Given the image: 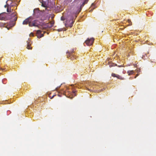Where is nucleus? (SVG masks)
Wrapping results in <instances>:
<instances>
[{
	"label": "nucleus",
	"mask_w": 156,
	"mask_h": 156,
	"mask_svg": "<svg viewBox=\"0 0 156 156\" xmlns=\"http://www.w3.org/2000/svg\"><path fill=\"white\" fill-rule=\"evenodd\" d=\"M27 48L28 49H31L32 47H31V45L32 43L31 41L29 40L28 41H27Z\"/></svg>",
	"instance_id": "nucleus-10"
},
{
	"label": "nucleus",
	"mask_w": 156,
	"mask_h": 156,
	"mask_svg": "<svg viewBox=\"0 0 156 156\" xmlns=\"http://www.w3.org/2000/svg\"><path fill=\"white\" fill-rule=\"evenodd\" d=\"M41 5L43 7H46V5H45V4H44L43 3H42V5Z\"/></svg>",
	"instance_id": "nucleus-22"
},
{
	"label": "nucleus",
	"mask_w": 156,
	"mask_h": 156,
	"mask_svg": "<svg viewBox=\"0 0 156 156\" xmlns=\"http://www.w3.org/2000/svg\"><path fill=\"white\" fill-rule=\"evenodd\" d=\"M5 23H0V26L2 27H4L5 26Z\"/></svg>",
	"instance_id": "nucleus-15"
},
{
	"label": "nucleus",
	"mask_w": 156,
	"mask_h": 156,
	"mask_svg": "<svg viewBox=\"0 0 156 156\" xmlns=\"http://www.w3.org/2000/svg\"><path fill=\"white\" fill-rule=\"evenodd\" d=\"M83 2L82 4L81 5L80 8L78 7L77 10L74 12L75 15L76 14H78L80 12L82 9V7L85 4H87L88 1V0H83Z\"/></svg>",
	"instance_id": "nucleus-3"
},
{
	"label": "nucleus",
	"mask_w": 156,
	"mask_h": 156,
	"mask_svg": "<svg viewBox=\"0 0 156 156\" xmlns=\"http://www.w3.org/2000/svg\"><path fill=\"white\" fill-rule=\"evenodd\" d=\"M10 15L6 14V13H2L0 14V20H6L8 19L11 18Z\"/></svg>",
	"instance_id": "nucleus-2"
},
{
	"label": "nucleus",
	"mask_w": 156,
	"mask_h": 156,
	"mask_svg": "<svg viewBox=\"0 0 156 156\" xmlns=\"http://www.w3.org/2000/svg\"><path fill=\"white\" fill-rule=\"evenodd\" d=\"M7 11L8 12H11V9H9V7H7Z\"/></svg>",
	"instance_id": "nucleus-17"
},
{
	"label": "nucleus",
	"mask_w": 156,
	"mask_h": 156,
	"mask_svg": "<svg viewBox=\"0 0 156 156\" xmlns=\"http://www.w3.org/2000/svg\"><path fill=\"white\" fill-rule=\"evenodd\" d=\"M44 32H43V33L41 34V30H37L36 33L37 38H40L43 37L44 36Z\"/></svg>",
	"instance_id": "nucleus-8"
},
{
	"label": "nucleus",
	"mask_w": 156,
	"mask_h": 156,
	"mask_svg": "<svg viewBox=\"0 0 156 156\" xmlns=\"http://www.w3.org/2000/svg\"><path fill=\"white\" fill-rule=\"evenodd\" d=\"M96 8L95 5L94 3H92L90 8V11H92L93 9H94Z\"/></svg>",
	"instance_id": "nucleus-12"
},
{
	"label": "nucleus",
	"mask_w": 156,
	"mask_h": 156,
	"mask_svg": "<svg viewBox=\"0 0 156 156\" xmlns=\"http://www.w3.org/2000/svg\"><path fill=\"white\" fill-rule=\"evenodd\" d=\"M74 49H73L70 52H68V55H67V57L69 58L71 60L74 59L76 58V56H75L74 55H73V52H74Z\"/></svg>",
	"instance_id": "nucleus-4"
},
{
	"label": "nucleus",
	"mask_w": 156,
	"mask_h": 156,
	"mask_svg": "<svg viewBox=\"0 0 156 156\" xmlns=\"http://www.w3.org/2000/svg\"><path fill=\"white\" fill-rule=\"evenodd\" d=\"M0 27H1L0 26Z\"/></svg>",
	"instance_id": "nucleus-33"
},
{
	"label": "nucleus",
	"mask_w": 156,
	"mask_h": 156,
	"mask_svg": "<svg viewBox=\"0 0 156 156\" xmlns=\"http://www.w3.org/2000/svg\"><path fill=\"white\" fill-rule=\"evenodd\" d=\"M112 76L113 77H116L118 79L120 80H124L125 79V78L122 76L114 73H112Z\"/></svg>",
	"instance_id": "nucleus-7"
},
{
	"label": "nucleus",
	"mask_w": 156,
	"mask_h": 156,
	"mask_svg": "<svg viewBox=\"0 0 156 156\" xmlns=\"http://www.w3.org/2000/svg\"><path fill=\"white\" fill-rule=\"evenodd\" d=\"M30 36H34V34L33 33H31L30 34Z\"/></svg>",
	"instance_id": "nucleus-23"
},
{
	"label": "nucleus",
	"mask_w": 156,
	"mask_h": 156,
	"mask_svg": "<svg viewBox=\"0 0 156 156\" xmlns=\"http://www.w3.org/2000/svg\"><path fill=\"white\" fill-rule=\"evenodd\" d=\"M138 76V74H137L136 75V76H135V78H136V76Z\"/></svg>",
	"instance_id": "nucleus-27"
},
{
	"label": "nucleus",
	"mask_w": 156,
	"mask_h": 156,
	"mask_svg": "<svg viewBox=\"0 0 156 156\" xmlns=\"http://www.w3.org/2000/svg\"><path fill=\"white\" fill-rule=\"evenodd\" d=\"M61 19L62 20H64L66 19L63 17H62Z\"/></svg>",
	"instance_id": "nucleus-21"
},
{
	"label": "nucleus",
	"mask_w": 156,
	"mask_h": 156,
	"mask_svg": "<svg viewBox=\"0 0 156 156\" xmlns=\"http://www.w3.org/2000/svg\"><path fill=\"white\" fill-rule=\"evenodd\" d=\"M94 41V39L93 38L90 39L87 38L85 41V43L88 46H90L92 44Z\"/></svg>",
	"instance_id": "nucleus-5"
},
{
	"label": "nucleus",
	"mask_w": 156,
	"mask_h": 156,
	"mask_svg": "<svg viewBox=\"0 0 156 156\" xmlns=\"http://www.w3.org/2000/svg\"><path fill=\"white\" fill-rule=\"evenodd\" d=\"M64 94L65 93L66 94V91L65 92H64Z\"/></svg>",
	"instance_id": "nucleus-30"
},
{
	"label": "nucleus",
	"mask_w": 156,
	"mask_h": 156,
	"mask_svg": "<svg viewBox=\"0 0 156 156\" xmlns=\"http://www.w3.org/2000/svg\"><path fill=\"white\" fill-rule=\"evenodd\" d=\"M122 66H118L119 67H121Z\"/></svg>",
	"instance_id": "nucleus-28"
},
{
	"label": "nucleus",
	"mask_w": 156,
	"mask_h": 156,
	"mask_svg": "<svg viewBox=\"0 0 156 156\" xmlns=\"http://www.w3.org/2000/svg\"><path fill=\"white\" fill-rule=\"evenodd\" d=\"M53 97H54V96H53L52 97V98H53Z\"/></svg>",
	"instance_id": "nucleus-32"
},
{
	"label": "nucleus",
	"mask_w": 156,
	"mask_h": 156,
	"mask_svg": "<svg viewBox=\"0 0 156 156\" xmlns=\"http://www.w3.org/2000/svg\"><path fill=\"white\" fill-rule=\"evenodd\" d=\"M65 26L66 27H71L74 22V18L71 15L68 16L66 19Z\"/></svg>",
	"instance_id": "nucleus-1"
},
{
	"label": "nucleus",
	"mask_w": 156,
	"mask_h": 156,
	"mask_svg": "<svg viewBox=\"0 0 156 156\" xmlns=\"http://www.w3.org/2000/svg\"><path fill=\"white\" fill-rule=\"evenodd\" d=\"M0 70H3V69H2L0 67Z\"/></svg>",
	"instance_id": "nucleus-26"
},
{
	"label": "nucleus",
	"mask_w": 156,
	"mask_h": 156,
	"mask_svg": "<svg viewBox=\"0 0 156 156\" xmlns=\"http://www.w3.org/2000/svg\"><path fill=\"white\" fill-rule=\"evenodd\" d=\"M50 25L48 26L49 27H52L54 24V21H52L50 22Z\"/></svg>",
	"instance_id": "nucleus-14"
},
{
	"label": "nucleus",
	"mask_w": 156,
	"mask_h": 156,
	"mask_svg": "<svg viewBox=\"0 0 156 156\" xmlns=\"http://www.w3.org/2000/svg\"><path fill=\"white\" fill-rule=\"evenodd\" d=\"M31 20H30V18H28L26 19H25L23 22V25H26L28 24L29 23H30Z\"/></svg>",
	"instance_id": "nucleus-9"
},
{
	"label": "nucleus",
	"mask_w": 156,
	"mask_h": 156,
	"mask_svg": "<svg viewBox=\"0 0 156 156\" xmlns=\"http://www.w3.org/2000/svg\"><path fill=\"white\" fill-rule=\"evenodd\" d=\"M9 15L10 16H9V17H10L11 18L8 19V20L12 19L14 17L16 16V13L15 12H13L11 15Z\"/></svg>",
	"instance_id": "nucleus-11"
},
{
	"label": "nucleus",
	"mask_w": 156,
	"mask_h": 156,
	"mask_svg": "<svg viewBox=\"0 0 156 156\" xmlns=\"http://www.w3.org/2000/svg\"><path fill=\"white\" fill-rule=\"evenodd\" d=\"M117 66V65L116 64H113V65H112L111 66Z\"/></svg>",
	"instance_id": "nucleus-24"
},
{
	"label": "nucleus",
	"mask_w": 156,
	"mask_h": 156,
	"mask_svg": "<svg viewBox=\"0 0 156 156\" xmlns=\"http://www.w3.org/2000/svg\"><path fill=\"white\" fill-rule=\"evenodd\" d=\"M39 25L38 21L37 20H35L33 21L32 22H30L29 23V26L30 27L34 26V27H38Z\"/></svg>",
	"instance_id": "nucleus-6"
},
{
	"label": "nucleus",
	"mask_w": 156,
	"mask_h": 156,
	"mask_svg": "<svg viewBox=\"0 0 156 156\" xmlns=\"http://www.w3.org/2000/svg\"><path fill=\"white\" fill-rule=\"evenodd\" d=\"M76 92V91H75L74 90H73V93L74 94H75V93Z\"/></svg>",
	"instance_id": "nucleus-25"
},
{
	"label": "nucleus",
	"mask_w": 156,
	"mask_h": 156,
	"mask_svg": "<svg viewBox=\"0 0 156 156\" xmlns=\"http://www.w3.org/2000/svg\"><path fill=\"white\" fill-rule=\"evenodd\" d=\"M127 73L129 75H130L134 73V71L133 70H129L127 72Z\"/></svg>",
	"instance_id": "nucleus-13"
},
{
	"label": "nucleus",
	"mask_w": 156,
	"mask_h": 156,
	"mask_svg": "<svg viewBox=\"0 0 156 156\" xmlns=\"http://www.w3.org/2000/svg\"><path fill=\"white\" fill-rule=\"evenodd\" d=\"M13 18V20L14 21H16L17 19V17L16 16L14 17Z\"/></svg>",
	"instance_id": "nucleus-19"
},
{
	"label": "nucleus",
	"mask_w": 156,
	"mask_h": 156,
	"mask_svg": "<svg viewBox=\"0 0 156 156\" xmlns=\"http://www.w3.org/2000/svg\"><path fill=\"white\" fill-rule=\"evenodd\" d=\"M9 4L10 5L12 3V1L11 0H8L6 2H7V3H9Z\"/></svg>",
	"instance_id": "nucleus-18"
},
{
	"label": "nucleus",
	"mask_w": 156,
	"mask_h": 156,
	"mask_svg": "<svg viewBox=\"0 0 156 156\" xmlns=\"http://www.w3.org/2000/svg\"><path fill=\"white\" fill-rule=\"evenodd\" d=\"M130 55V54H129V55H128V56H129Z\"/></svg>",
	"instance_id": "nucleus-29"
},
{
	"label": "nucleus",
	"mask_w": 156,
	"mask_h": 156,
	"mask_svg": "<svg viewBox=\"0 0 156 156\" xmlns=\"http://www.w3.org/2000/svg\"><path fill=\"white\" fill-rule=\"evenodd\" d=\"M128 22L129 23V26H130V25H132V22H131V20H129V19L128 20Z\"/></svg>",
	"instance_id": "nucleus-16"
},
{
	"label": "nucleus",
	"mask_w": 156,
	"mask_h": 156,
	"mask_svg": "<svg viewBox=\"0 0 156 156\" xmlns=\"http://www.w3.org/2000/svg\"><path fill=\"white\" fill-rule=\"evenodd\" d=\"M6 5H5L4 6L5 8H6V7H9V3H7V2H6Z\"/></svg>",
	"instance_id": "nucleus-20"
},
{
	"label": "nucleus",
	"mask_w": 156,
	"mask_h": 156,
	"mask_svg": "<svg viewBox=\"0 0 156 156\" xmlns=\"http://www.w3.org/2000/svg\"><path fill=\"white\" fill-rule=\"evenodd\" d=\"M77 16H75V17L76 18V17Z\"/></svg>",
	"instance_id": "nucleus-31"
}]
</instances>
